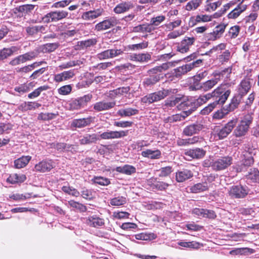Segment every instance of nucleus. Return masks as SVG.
Instances as JSON below:
<instances>
[{
	"label": "nucleus",
	"mask_w": 259,
	"mask_h": 259,
	"mask_svg": "<svg viewBox=\"0 0 259 259\" xmlns=\"http://www.w3.org/2000/svg\"><path fill=\"white\" fill-rule=\"evenodd\" d=\"M242 97L239 95L234 96L227 107L228 111H233L236 109L241 102Z\"/></svg>",
	"instance_id": "41"
},
{
	"label": "nucleus",
	"mask_w": 259,
	"mask_h": 259,
	"mask_svg": "<svg viewBox=\"0 0 259 259\" xmlns=\"http://www.w3.org/2000/svg\"><path fill=\"white\" fill-rule=\"evenodd\" d=\"M249 193V189L246 186L242 185H233L230 187L229 195L233 198L240 199L245 198Z\"/></svg>",
	"instance_id": "13"
},
{
	"label": "nucleus",
	"mask_w": 259,
	"mask_h": 259,
	"mask_svg": "<svg viewBox=\"0 0 259 259\" xmlns=\"http://www.w3.org/2000/svg\"><path fill=\"white\" fill-rule=\"evenodd\" d=\"M168 68L166 63H163L161 65L156 66L148 71L149 76L145 78L143 81V85L145 88H150L159 82L163 78L162 72Z\"/></svg>",
	"instance_id": "3"
},
{
	"label": "nucleus",
	"mask_w": 259,
	"mask_h": 259,
	"mask_svg": "<svg viewBox=\"0 0 259 259\" xmlns=\"http://www.w3.org/2000/svg\"><path fill=\"white\" fill-rule=\"evenodd\" d=\"M98 140L99 138L96 134H85L80 137L79 143L81 145H88L96 143Z\"/></svg>",
	"instance_id": "29"
},
{
	"label": "nucleus",
	"mask_w": 259,
	"mask_h": 259,
	"mask_svg": "<svg viewBox=\"0 0 259 259\" xmlns=\"http://www.w3.org/2000/svg\"><path fill=\"white\" fill-rule=\"evenodd\" d=\"M113 170L124 175H131L136 172V168L133 165L125 164L123 166H117Z\"/></svg>",
	"instance_id": "33"
},
{
	"label": "nucleus",
	"mask_w": 259,
	"mask_h": 259,
	"mask_svg": "<svg viewBox=\"0 0 259 259\" xmlns=\"http://www.w3.org/2000/svg\"><path fill=\"white\" fill-rule=\"evenodd\" d=\"M258 17L257 12L252 10V12L244 18L245 23H250L254 22Z\"/></svg>",
	"instance_id": "64"
},
{
	"label": "nucleus",
	"mask_w": 259,
	"mask_h": 259,
	"mask_svg": "<svg viewBox=\"0 0 259 259\" xmlns=\"http://www.w3.org/2000/svg\"><path fill=\"white\" fill-rule=\"evenodd\" d=\"M126 202V199L122 196H117L110 200V203L112 206H118L124 204Z\"/></svg>",
	"instance_id": "43"
},
{
	"label": "nucleus",
	"mask_w": 259,
	"mask_h": 259,
	"mask_svg": "<svg viewBox=\"0 0 259 259\" xmlns=\"http://www.w3.org/2000/svg\"><path fill=\"white\" fill-rule=\"evenodd\" d=\"M177 244L184 248H198L199 247V243L194 241H179Z\"/></svg>",
	"instance_id": "54"
},
{
	"label": "nucleus",
	"mask_w": 259,
	"mask_h": 259,
	"mask_svg": "<svg viewBox=\"0 0 259 259\" xmlns=\"http://www.w3.org/2000/svg\"><path fill=\"white\" fill-rule=\"evenodd\" d=\"M177 89H162L154 93L148 94L141 99L143 103L152 104L164 99L167 96L175 94L177 93Z\"/></svg>",
	"instance_id": "4"
},
{
	"label": "nucleus",
	"mask_w": 259,
	"mask_h": 259,
	"mask_svg": "<svg viewBox=\"0 0 259 259\" xmlns=\"http://www.w3.org/2000/svg\"><path fill=\"white\" fill-rule=\"evenodd\" d=\"M128 134V131H112L107 130L106 132L102 133L99 135V140H111L114 139H120L127 136Z\"/></svg>",
	"instance_id": "15"
},
{
	"label": "nucleus",
	"mask_w": 259,
	"mask_h": 259,
	"mask_svg": "<svg viewBox=\"0 0 259 259\" xmlns=\"http://www.w3.org/2000/svg\"><path fill=\"white\" fill-rule=\"evenodd\" d=\"M69 13L64 10H55L50 11L42 18V21L46 23L57 22L68 17Z\"/></svg>",
	"instance_id": "10"
},
{
	"label": "nucleus",
	"mask_w": 259,
	"mask_h": 259,
	"mask_svg": "<svg viewBox=\"0 0 259 259\" xmlns=\"http://www.w3.org/2000/svg\"><path fill=\"white\" fill-rule=\"evenodd\" d=\"M26 179L25 175L20 174H14L11 175L7 180V181L11 184L24 182Z\"/></svg>",
	"instance_id": "36"
},
{
	"label": "nucleus",
	"mask_w": 259,
	"mask_h": 259,
	"mask_svg": "<svg viewBox=\"0 0 259 259\" xmlns=\"http://www.w3.org/2000/svg\"><path fill=\"white\" fill-rule=\"evenodd\" d=\"M141 155L151 159H158L161 157V152L158 149H147L141 152Z\"/></svg>",
	"instance_id": "32"
},
{
	"label": "nucleus",
	"mask_w": 259,
	"mask_h": 259,
	"mask_svg": "<svg viewBox=\"0 0 259 259\" xmlns=\"http://www.w3.org/2000/svg\"><path fill=\"white\" fill-rule=\"evenodd\" d=\"M117 24V19L114 17H110L97 23L95 26V30L97 31H102L108 29Z\"/></svg>",
	"instance_id": "17"
},
{
	"label": "nucleus",
	"mask_w": 259,
	"mask_h": 259,
	"mask_svg": "<svg viewBox=\"0 0 259 259\" xmlns=\"http://www.w3.org/2000/svg\"><path fill=\"white\" fill-rule=\"evenodd\" d=\"M148 46V41H143L141 43L137 44H134V45H131L128 46L129 49L133 51L135 50H139L145 49L147 48Z\"/></svg>",
	"instance_id": "59"
},
{
	"label": "nucleus",
	"mask_w": 259,
	"mask_h": 259,
	"mask_svg": "<svg viewBox=\"0 0 259 259\" xmlns=\"http://www.w3.org/2000/svg\"><path fill=\"white\" fill-rule=\"evenodd\" d=\"M104 13L103 8L100 7L99 8L84 12L82 15V18L84 20L92 21L100 16Z\"/></svg>",
	"instance_id": "18"
},
{
	"label": "nucleus",
	"mask_w": 259,
	"mask_h": 259,
	"mask_svg": "<svg viewBox=\"0 0 259 259\" xmlns=\"http://www.w3.org/2000/svg\"><path fill=\"white\" fill-rule=\"evenodd\" d=\"M49 87L47 85L40 86L37 89H35L34 91L29 94L28 97L30 99L35 98L39 96L41 92L47 91L49 89Z\"/></svg>",
	"instance_id": "51"
},
{
	"label": "nucleus",
	"mask_w": 259,
	"mask_h": 259,
	"mask_svg": "<svg viewBox=\"0 0 259 259\" xmlns=\"http://www.w3.org/2000/svg\"><path fill=\"white\" fill-rule=\"evenodd\" d=\"M235 4V2H230V3L224 5L223 8H222L219 12L214 14L215 17L218 18L222 16V15L225 14L231 6L234 5Z\"/></svg>",
	"instance_id": "60"
},
{
	"label": "nucleus",
	"mask_w": 259,
	"mask_h": 259,
	"mask_svg": "<svg viewBox=\"0 0 259 259\" xmlns=\"http://www.w3.org/2000/svg\"><path fill=\"white\" fill-rule=\"evenodd\" d=\"M243 0L228 15L229 19H235L237 18L243 12L246 10V5H242Z\"/></svg>",
	"instance_id": "34"
},
{
	"label": "nucleus",
	"mask_w": 259,
	"mask_h": 259,
	"mask_svg": "<svg viewBox=\"0 0 259 259\" xmlns=\"http://www.w3.org/2000/svg\"><path fill=\"white\" fill-rule=\"evenodd\" d=\"M165 19V16L163 15H159L155 17H153L151 18L150 20V24L153 27L158 26L162 22H163Z\"/></svg>",
	"instance_id": "58"
},
{
	"label": "nucleus",
	"mask_w": 259,
	"mask_h": 259,
	"mask_svg": "<svg viewBox=\"0 0 259 259\" xmlns=\"http://www.w3.org/2000/svg\"><path fill=\"white\" fill-rule=\"evenodd\" d=\"M253 117L251 114L244 115L240 123L234 130L233 134L236 137L244 136L247 133L250 124L252 123Z\"/></svg>",
	"instance_id": "6"
},
{
	"label": "nucleus",
	"mask_w": 259,
	"mask_h": 259,
	"mask_svg": "<svg viewBox=\"0 0 259 259\" xmlns=\"http://www.w3.org/2000/svg\"><path fill=\"white\" fill-rule=\"evenodd\" d=\"M204 128V125L199 122L186 126L183 131V134L186 136H191L198 134Z\"/></svg>",
	"instance_id": "16"
},
{
	"label": "nucleus",
	"mask_w": 259,
	"mask_h": 259,
	"mask_svg": "<svg viewBox=\"0 0 259 259\" xmlns=\"http://www.w3.org/2000/svg\"><path fill=\"white\" fill-rule=\"evenodd\" d=\"M130 90V87H123L114 90L111 92V95H122L124 94H127Z\"/></svg>",
	"instance_id": "57"
},
{
	"label": "nucleus",
	"mask_w": 259,
	"mask_h": 259,
	"mask_svg": "<svg viewBox=\"0 0 259 259\" xmlns=\"http://www.w3.org/2000/svg\"><path fill=\"white\" fill-rule=\"evenodd\" d=\"M17 50L16 47H12L9 48H4L0 50V61L7 59L13 55V53Z\"/></svg>",
	"instance_id": "40"
},
{
	"label": "nucleus",
	"mask_w": 259,
	"mask_h": 259,
	"mask_svg": "<svg viewBox=\"0 0 259 259\" xmlns=\"http://www.w3.org/2000/svg\"><path fill=\"white\" fill-rule=\"evenodd\" d=\"M94 117L89 116L87 118L74 119L71 123V127L82 128L89 125L94 120Z\"/></svg>",
	"instance_id": "24"
},
{
	"label": "nucleus",
	"mask_w": 259,
	"mask_h": 259,
	"mask_svg": "<svg viewBox=\"0 0 259 259\" xmlns=\"http://www.w3.org/2000/svg\"><path fill=\"white\" fill-rule=\"evenodd\" d=\"M92 181L95 183L101 186H108L110 184V180L108 178L102 177H94Z\"/></svg>",
	"instance_id": "52"
},
{
	"label": "nucleus",
	"mask_w": 259,
	"mask_h": 259,
	"mask_svg": "<svg viewBox=\"0 0 259 259\" xmlns=\"http://www.w3.org/2000/svg\"><path fill=\"white\" fill-rule=\"evenodd\" d=\"M21 106L24 111L31 110L41 106V104L35 102H25Z\"/></svg>",
	"instance_id": "44"
},
{
	"label": "nucleus",
	"mask_w": 259,
	"mask_h": 259,
	"mask_svg": "<svg viewBox=\"0 0 259 259\" xmlns=\"http://www.w3.org/2000/svg\"><path fill=\"white\" fill-rule=\"evenodd\" d=\"M230 91L226 90L221 96H219L214 99V101L213 103L209 104L207 106L205 107L201 111V114L206 115L209 114L217 105L223 104L230 94Z\"/></svg>",
	"instance_id": "12"
},
{
	"label": "nucleus",
	"mask_w": 259,
	"mask_h": 259,
	"mask_svg": "<svg viewBox=\"0 0 259 259\" xmlns=\"http://www.w3.org/2000/svg\"><path fill=\"white\" fill-rule=\"evenodd\" d=\"M257 150L253 148L250 144L244 145V151L242 152L240 164L236 165L235 168L237 172L245 171L247 167L252 165L254 163L253 155H255Z\"/></svg>",
	"instance_id": "2"
},
{
	"label": "nucleus",
	"mask_w": 259,
	"mask_h": 259,
	"mask_svg": "<svg viewBox=\"0 0 259 259\" xmlns=\"http://www.w3.org/2000/svg\"><path fill=\"white\" fill-rule=\"evenodd\" d=\"M54 167V162L52 160H44L36 164L34 168L35 171L45 172L50 171Z\"/></svg>",
	"instance_id": "22"
},
{
	"label": "nucleus",
	"mask_w": 259,
	"mask_h": 259,
	"mask_svg": "<svg viewBox=\"0 0 259 259\" xmlns=\"http://www.w3.org/2000/svg\"><path fill=\"white\" fill-rule=\"evenodd\" d=\"M226 26V24H221L214 28L213 31L215 35H216L218 38H220L222 36V34L225 31Z\"/></svg>",
	"instance_id": "62"
},
{
	"label": "nucleus",
	"mask_w": 259,
	"mask_h": 259,
	"mask_svg": "<svg viewBox=\"0 0 259 259\" xmlns=\"http://www.w3.org/2000/svg\"><path fill=\"white\" fill-rule=\"evenodd\" d=\"M62 190L64 193L75 197H77L79 195V192L76 189L72 187L64 186L62 187Z\"/></svg>",
	"instance_id": "55"
},
{
	"label": "nucleus",
	"mask_w": 259,
	"mask_h": 259,
	"mask_svg": "<svg viewBox=\"0 0 259 259\" xmlns=\"http://www.w3.org/2000/svg\"><path fill=\"white\" fill-rule=\"evenodd\" d=\"M195 38L193 37H185L180 43L177 46V50L182 53H186L189 50V48L195 41Z\"/></svg>",
	"instance_id": "19"
},
{
	"label": "nucleus",
	"mask_w": 259,
	"mask_h": 259,
	"mask_svg": "<svg viewBox=\"0 0 259 259\" xmlns=\"http://www.w3.org/2000/svg\"><path fill=\"white\" fill-rule=\"evenodd\" d=\"M68 204V206L72 207L74 210H79L81 212H84L87 210L85 206L74 200L69 201Z\"/></svg>",
	"instance_id": "45"
},
{
	"label": "nucleus",
	"mask_w": 259,
	"mask_h": 259,
	"mask_svg": "<svg viewBox=\"0 0 259 259\" xmlns=\"http://www.w3.org/2000/svg\"><path fill=\"white\" fill-rule=\"evenodd\" d=\"M45 30V27L44 26H33L30 27H28L26 28V32L27 33L31 35H34L37 33L38 32H42L43 31Z\"/></svg>",
	"instance_id": "47"
},
{
	"label": "nucleus",
	"mask_w": 259,
	"mask_h": 259,
	"mask_svg": "<svg viewBox=\"0 0 259 259\" xmlns=\"http://www.w3.org/2000/svg\"><path fill=\"white\" fill-rule=\"evenodd\" d=\"M123 54V50L114 48L105 50L97 54V58L100 60L112 59Z\"/></svg>",
	"instance_id": "14"
},
{
	"label": "nucleus",
	"mask_w": 259,
	"mask_h": 259,
	"mask_svg": "<svg viewBox=\"0 0 259 259\" xmlns=\"http://www.w3.org/2000/svg\"><path fill=\"white\" fill-rule=\"evenodd\" d=\"M134 7L131 1H125L117 5L113 9V12L117 14L126 13Z\"/></svg>",
	"instance_id": "21"
},
{
	"label": "nucleus",
	"mask_w": 259,
	"mask_h": 259,
	"mask_svg": "<svg viewBox=\"0 0 259 259\" xmlns=\"http://www.w3.org/2000/svg\"><path fill=\"white\" fill-rule=\"evenodd\" d=\"M58 115V112L56 113H43L38 114L37 116L38 120H50L55 118Z\"/></svg>",
	"instance_id": "46"
},
{
	"label": "nucleus",
	"mask_w": 259,
	"mask_h": 259,
	"mask_svg": "<svg viewBox=\"0 0 259 259\" xmlns=\"http://www.w3.org/2000/svg\"><path fill=\"white\" fill-rule=\"evenodd\" d=\"M225 85L221 84L215 89L212 93H208L205 95H201L197 99H193L192 98L189 99L186 105H188L189 108L187 110L184 111L183 115V118L189 115L191 113L194 111L198 107L201 106L205 103L206 101L211 98L214 99L219 96H221L226 91L224 88Z\"/></svg>",
	"instance_id": "1"
},
{
	"label": "nucleus",
	"mask_w": 259,
	"mask_h": 259,
	"mask_svg": "<svg viewBox=\"0 0 259 259\" xmlns=\"http://www.w3.org/2000/svg\"><path fill=\"white\" fill-rule=\"evenodd\" d=\"M156 238V235L153 233L146 234L144 233H139L135 235V238L137 240H147L153 239Z\"/></svg>",
	"instance_id": "56"
},
{
	"label": "nucleus",
	"mask_w": 259,
	"mask_h": 259,
	"mask_svg": "<svg viewBox=\"0 0 259 259\" xmlns=\"http://www.w3.org/2000/svg\"><path fill=\"white\" fill-rule=\"evenodd\" d=\"M251 88L250 79L248 78L243 79L238 86V95L242 97L245 96Z\"/></svg>",
	"instance_id": "27"
},
{
	"label": "nucleus",
	"mask_w": 259,
	"mask_h": 259,
	"mask_svg": "<svg viewBox=\"0 0 259 259\" xmlns=\"http://www.w3.org/2000/svg\"><path fill=\"white\" fill-rule=\"evenodd\" d=\"M155 29L150 23L149 24H143L137 26L134 28V31L136 32H148L150 33Z\"/></svg>",
	"instance_id": "38"
},
{
	"label": "nucleus",
	"mask_w": 259,
	"mask_h": 259,
	"mask_svg": "<svg viewBox=\"0 0 259 259\" xmlns=\"http://www.w3.org/2000/svg\"><path fill=\"white\" fill-rule=\"evenodd\" d=\"M232 67H229L220 72L213 73L214 78L202 82V91L207 92L211 90L218 83L221 77H224L225 75V78H228L230 77Z\"/></svg>",
	"instance_id": "5"
},
{
	"label": "nucleus",
	"mask_w": 259,
	"mask_h": 259,
	"mask_svg": "<svg viewBox=\"0 0 259 259\" xmlns=\"http://www.w3.org/2000/svg\"><path fill=\"white\" fill-rule=\"evenodd\" d=\"M247 179L251 180L253 182L259 181V170L256 168L250 169L247 175Z\"/></svg>",
	"instance_id": "50"
},
{
	"label": "nucleus",
	"mask_w": 259,
	"mask_h": 259,
	"mask_svg": "<svg viewBox=\"0 0 259 259\" xmlns=\"http://www.w3.org/2000/svg\"><path fill=\"white\" fill-rule=\"evenodd\" d=\"M208 189L206 182L198 183L191 186L190 190L192 193H197L206 191Z\"/></svg>",
	"instance_id": "37"
},
{
	"label": "nucleus",
	"mask_w": 259,
	"mask_h": 259,
	"mask_svg": "<svg viewBox=\"0 0 259 259\" xmlns=\"http://www.w3.org/2000/svg\"><path fill=\"white\" fill-rule=\"evenodd\" d=\"M185 155L192 159L202 158L206 154V151L202 148H196L190 149L185 152Z\"/></svg>",
	"instance_id": "25"
},
{
	"label": "nucleus",
	"mask_w": 259,
	"mask_h": 259,
	"mask_svg": "<svg viewBox=\"0 0 259 259\" xmlns=\"http://www.w3.org/2000/svg\"><path fill=\"white\" fill-rule=\"evenodd\" d=\"M237 123V119L234 118L229 121L222 127H216L214 129L215 137L222 140L226 138L232 132Z\"/></svg>",
	"instance_id": "9"
},
{
	"label": "nucleus",
	"mask_w": 259,
	"mask_h": 259,
	"mask_svg": "<svg viewBox=\"0 0 259 259\" xmlns=\"http://www.w3.org/2000/svg\"><path fill=\"white\" fill-rule=\"evenodd\" d=\"M115 105V102H106L104 100L95 103L93 109L97 112L108 110L113 108Z\"/></svg>",
	"instance_id": "23"
},
{
	"label": "nucleus",
	"mask_w": 259,
	"mask_h": 259,
	"mask_svg": "<svg viewBox=\"0 0 259 259\" xmlns=\"http://www.w3.org/2000/svg\"><path fill=\"white\" fill-rule=\"evenodd\" d=\"M93 98L91 94H88L83 96L72 99L69 103L70 109L71 110H80L87 107Z\"/></svg>",
	"instance_id": "8"
},
{
	"label": "nucleus",
	"mask_w": 259,
	"mask_h": 259,
	"mask_svg": "<svg viewBox=\"0 0 259 259\" xmlns=\"http://www.w3.org/2000/svg\"><path fill=\"white\" fill-rule=\"evenodd\" d=\"M87 223L91 227L99 228L104 225V220L96 215H93L88 217Z\"/></svg>",
	"instance_id": "31"
},
{
	"label": "nucleus",
	"mask_w": 259,
	"mask_h": 259,
	"mask_svg": "<svg viewBox=\"0 0 259 259\" xmlns=\"http://www.w3.org/2000/svg\"><path fill=\"white\" fill-rule=\"evenodd\" d=\"M139 110L136 109L127 108L125 109H119L117 112V114L121 117H129L132 115H136L138 113Z\"/></svg>",
	"instance_id": "39"
},
{
	"label": "nucleus",
	"mask_w": 259,
	"mask_h": 259,
	"mask_svg": "<svg viewBox=\"0 0 259 259\" xmlns=\"http://www.w3.org/2000/svg\"><path fill=\"white\" fill-rule=\"evenodd\" d=\"M191 65L186 64L182 66L175 68L171 71V74L173 76L177 78L180 77L192 70V66Z\"/></svg>",
	"instance_id": "30"
},
{
	"label": "nucleus",
	"mask_w": 259,
	"mask_h": 259,
	"mask_svg": "<svg viewBox=\"0 0 259 259\" xmlns=\"http://www.w3.org/2000/svg\"><path fill=\"white\" fill-rule=\"evenodd\" d=\"M200 1L199 0H192L189 2L186 6V10L191 11L193 9H196L200 5Z\"/></svg>",
	"instance_id": "63"
},
{
	"label": "nucleus",
	"mask_w": 259,
	"mask_h": 259,
	"mask_svg": "<svg viewBox=\"0 0 259 259\" xmlns=\"http://www.w3.org/2000/svg\"><path fill=\"white\" fill-rule=\"evenodd\" d=\"M233 160L230 156H221L212 161L211 167L215 171L224 170L232 164Z\"/></svg>",
	"instance_id": "11"
},
{
	"label": "nucleus",
	"mask_w": 259,
	"mask_h": 259,
	"mask_svg": "<svg viewBox=\"0 0 259 259\" xmlns=\"http://www.w3.org/2000/svg\"><path fill=\"white\" fill-rule=\"evenodd\" d=\"M189 99L187 97L182 95H177L167 99L164 101V106L167 107H172L179 105L180 108L186 111L188 109L189 106L186 105Z\"/></svg>",
	"instance_id": "7"
},
{
	"label": "nucleus",
	"mask_w": 259,
	"mask_h": 259,
	"mask_svg": "<svg viewBox=\"0 0 259 259\" xmlns=\"http://www.w3.org/2000/svg\"><path fill=\"white\" fill-rule=\"evenodd\" d=\"M193 176L192 171L188 169H182L176 172V177L178 182L181 183L191 179Z\"/></svg>",
	"instance_id": "26"
},
{
	"label": "nucleus",
	"mask_w": 259,
	"mask_h": 259,
	"mask_svg": "<svg viewBox=\"0 0 259 259\" xmlns=\"http://www.w3.org/2000/svg\"><path fill=\"white\" fill-rule=\"evenodd\" d=\"M35 5L27 4L20 6L16 8L17 11L22 14H28L30 13L34 8Z\"/></svg>",
	"instance_id": "49"
},
{
	"label": "nucleus",
	"mask_w": 259,
	"mask_h": 259,
	"mask_svg": "<svg viewBox=\"0 0 259 259\" xmlns=\"http://www.w3.org/2000/svg\"><path fill=\"white\" fill-rule=\"evenodd\" d=\"M97 42L96 38L89 39L87 40L81 41L79 42V46L82 49H87L91 46L95 45Z\"/></svg>",
	"instance_id": "53"
},
{
	"label": "nucleus",
	"mask_w": 259,
	"mask_h": 259,
	"mask_svg": "<svg viewBox=\"0 0 259 259\" xmlns=\"http://www.w3.org/2000/svg\"><path fill=\"white\" fill-rule=\"evenodd\" d=\"M59 42L47 43L41 47L42 51L45 53H51L55 51L59 46Z\"/></svg>",
	"instance_id": "42"
},
{
	"label": "nucleus",
	"mask_w": 259,
	"mask_h": 259,
	"mask_svg": "<svg viewBox=\"0 0 259 259\" xmlns=\"http://www.w3.org/2000/svg\"><path fill=\"white\" fill-rule=\"evenodd\" d=\"M192 213L199 217L211 219H214L217 217L216 214L213 210L204 208H195L192 210Z\"/></svg>",
	"instance_id": "20"
},
{
	"label": "nucleus",
	"mask_w": 259,
	"mask_h": 259,
	"mask_svg": "<svg viewBox=\"0 0 259 259\" xmlns=\"http://www.w3.org/2000/svg\"><path fill=\"white\" fill-rule=\"evenodd\" d=\"M30 156H22L21 157L15 160L14 166L16 168H22L25 167L30 161Z\"/></svg>",
	"instance_id": "35"
},
{
	"label": "nucleus",
	"mask_w": 259,
	"mask_h": 259,
	"mask_svg": "<svg viewBox=\"0 0 259 259\" xmlns=\"http://www.w3.org/2000/svg\"><path fill=\"white\" fill-rule=\"evenodd\" d=\"M71 85L68 84L63 85L58 89V92L60 95H67L69 94L72 91Z\"/></svg>",
	"instance_id": "61"
},
{
	"label": "nucleus",
	"mask_w": 259,
	"mask_h": 259,
	"mask_svg": "<svg viewBox=\"0 0 259 259\" xmlns=\"http://www.w3.org/2000/svg\"><path fill=\"white\" fill-rule=\"evenodd\" d=\"M13 127V125L10 122H0V135L9 133Z\"/></svg>",
	"instance_id": "48"
},
{
	"label": "nucleus",
	"mask_w": 259,
	"mask_h": 259,
	"mask_svg": "<svg viewBox=\"0 0 259 259\" xmlns=\"http://www.w3.org/2000/svg\"><path fill=\"white\" fill-rule=\"evenodd\" d=\"M129 59L136 62H147L151 60V55L148 53L132 54L129 56Z\"/></svg>",
	"instance_id": "28"
}]
</instances>
